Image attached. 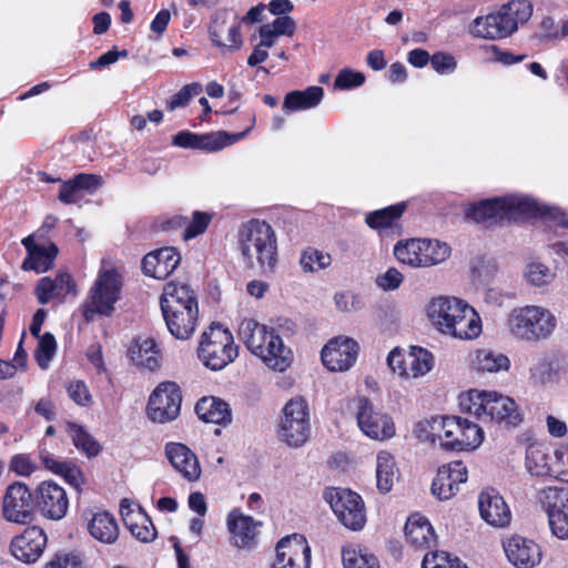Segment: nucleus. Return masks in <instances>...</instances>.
Masks as SVG:
<instances>
[{"mask_svg":"<svg viewBox=\"0 0 568 568\" xmlns=\"http://www.w3.org/2000/svg\"><path fill=\"white\" fill-rule=\"evenodd\" d=\"M432 324L443 334L458 339H473L481 332V323L476 311L457 297L439 296L428 305Z\"/></svg>","mask_w":568,"mask_h":568,"instance_id":"obj_1","label":"nucleus"},{"mask_svg":"<svg viewBox=\"0 0 568 568\" xmlns=\"http://www.w3.org/2000/svg\"><path fill=\"white\" fill-rule=\"evenodd\" d=\"M515 214L548 215L559 225L568 227V217L565 212L557 207L550 209L545 205L540 206L528 196L508 195L484 200L471 205L466 213L467 217L476 222L503 220L505 217H511Z\"/></svg>","mask_w":568,"mask_h":568,"instance_id":"obj_2","label":"nucleus"},{"mask_svg":"<svg viewBox=\"0 0 568 568\" xmlns=\"http://www.w3.org/2000/svg\"><path fill=\"white\" fill-rule=\"evenodd\" d=\"M239 245L248 268L258 266L265 275L274 273L277 263V237L268 223L250 221L240 231Z\"/></svg>","mask_w":568,"mask_h":568,"instance_id":"obj_3","label":"nucleus"},{"mask_svg":"<svg viewBox=\"0 0 568 568\" xmlns=\"http://www.w3.org/2000/svg\"><path fill=\"white\" fill-rule=\"evenodd\" d=\"M240 339L247 349L260 357L270 368L284 372L291 363V351L272 328L260 324L253 318H244L239 325Z\"/></svg>","mask_w":568,"mask_h":568,"instance_id":"obj_4","label":"nucleus"},{"mask_svg":"<svg viewBox=\"0 0 568 568\" xmlns=\"http://www.w3.org/2000/svg\"><path fill=\"white\" fill-rule=\"evenodd\" d=\"M532 14V4L528 0H510L497 11L477 17L470 33L476 38L488 40L504 39L517 31L519 24L526 23Z\"/></svg>","mask_w":568,"mask_h":568,"instance_id":"obj_5","label":"nucleus"},{"mask_svg":"<svg viewBox=\"0 0 568 568\" xmlns=\"http://www.w3.org/2000/svg\"><path fill=\"white\" fill-rule=\"evenodd\" d=\"M459 406L483 422L516 425L521 419L515 400L497 392L471 389L460 396Z\"/></svg>","mask_w":568,"mask_h":568,"instance_id":"obj_6","label":"nucleus"},{"mask_svg":"<svg viewBox=\"0 0 568 568\" xmlns=\"http://www.w3.org/2000/svg\"><path fill=\"white\" fill-rule=\"evenodd\" d=\"M554 314L537 305L514 308L507 317L509 333L519 341L535 343L547 339L556 328Z\"/></svg>","mask_w":568,"mask_h":568,"instance_id":"obj_7","label":"nucleus"},{"mask_svg":"<svg viewBox=\"0 0 568 568\" xmlns=\"http://www.w3.org/2000/svg\"><path fill=\"white\" fill-rule=\"evenodd\" d=\"M199 358L207 368L220 371L232 363L237 356L232 333L219 324H212L202 334L197 348Z\"/></svg>","mask_w":568,"mask_h":568,"instance_id":"obj_8","label":"nucleus"},{"mask_svg":"<svg viewBox=\"0 0 568 568\" xmlns=\"http://www.w3.org/2000/svg\"><path fill=\"white\" fill-rule=\"evenodd\" d=\"M442 429L437 434L440 446L447 450H473L484 440L483 429L475 423L462 417H444Z\"/></svg>","mask_w":568,"mask_h":568,"instance_id":"obj_9","label":"nucleus"},{"mask_svg":"<svg viewBox=\"0 0 568 568\" xmlns=\"http://www.w3.org/2000/svg\"><path fill=\"white\" fill-rule=\"evenodd\" d=\"M307 404L303 398H293L283 408L278 435L288 446H303L310 437Z\"/></svg>","mask_w":568,"mask_h":568,"instance_id":"obj_10","label":"nucleus"},{"mask_svg":"<svg viewBox=\"0 0 568 568\" xmlns=\"http://www.w3.org/2000/svg\"><path fill=\"white\" fill-rule=\"evenodd\" d=\"M338 520L351 530H361L366 523L362 497L349 489L332 488L324 494Z\"/></svg>","mask_w":568,"mask_h":568,"instance_id":"obj_11","label":"nucleus"},{"mask_svg":"<svg viewBox=\"0 0 568 568\" xmlns=\"http://www.w3.org/2000/svg\"><path fill=\"white\" fill-rule=\"evenodd\" d=\"M181 403L182 394L176 383H160L149 398L148 416L161 424L172 422L180 414Z\"/></svg>","mask_w":568,"mask_h":568,"instance_id":"obj_12","label":"nucleus"},{"mask_svg":"<svg viewBox=\"0 0 568 568\" xmlns=\"http://www.w3.org/2000/svg\"><path fill=\"white\" fill-rule=\"evenodd\" d=\"M121 283L119 275L113 271H105L98 277L91 290L90 303L84 310L87 321L93 318L94 314L110 315L114 303L119 300Z\"/></svg>","mask_w":568,"mask_h":568,"instance_id":"obj_13","label":"nucleus"},{"mask_svg":"<svg viewBox=\"0 0 568 568\" xmlns=\"http://www.w3.org/2000/svg\"><path fill=\"white\" fill-rule=\"evenodd\" d=\"M2 515L7 521L20 525L32 520L33 499L26 484L17 481L8 486L3 497Z\"/></svg>","mask_w":568,"mask_h":568,"instance_id":"obj_14","label":"nucleus"},{"mask_svg":"<svg viewBox=\"0 0 568 568\" xmlns=\"http://www.w3.org/2000/svg\"><path fill=\"white\" fill-rule=\"evenodd\" d=\"M356 418L362 432L373 439L384 440L395 434L392 418L387 414L377 412L365 397L358 399Z\"/></svg>","mask_w":568,"mask_h":568,"instance_id":"obj_15","label":"nucleus"},{"mask_svg":"<svg viewBox=\"0 0 568 568\" xmlns=\"http://www.w3.org/2000/svg\"><path fill=\"white\" fill-rule=\"evenodd\" d=\"M36 505L40 514L51 520L62 519L69 508L65 490L52 480L42 481L36 489Z\"/></svg>","mask_w":568,"mask_h":568,"instance_id":"obj_16","label":"nucleus"},{"mask_svg":"<svg viewBox=\"0 0 568 568\" xmlns=\"http://www.w3.org/2000/svg\"><path fill=\"white\" fill-rule=\"evenodd\" d=\"M311 548L305 538L298 535L282 538L276 546L272 568H310Z\"/></svg>","mask_w":568,"mask_h":568,"instance_id":"obj_17","label":"nucleus"},{"mask_svg":"<svg viewBox=\"0 0 568 568\" xmlns=\"http://www.w3.org/2000/svg\"><path fill=\"white\" fill-rule=\"evenodd\" d=\"M358 344L348 337H336L322 349L321 357L324 366L332 372L349 369L356 362Z\"/></svg>","mask_w":568,"mask_h":568,"instance_id":"obj_18","label":"nucleus"},{"mask_svg":"<svg viewBox=\"0 0 568 568\" xmlns=\"http://www.w3.org/2000/svg\"><path fill=\"white\" fill-rule=\"evenodd\" d=\"M47 541L48 538L43 529L31 526L11 540L10 551L18 560L32 564L43 554Z\"/></svg>","mask_w":568,"mask_h":568,"instance_id":"obj_19","label":"nucleus"},{"mask_svg":"<svg viewBox=\"0 0 568 568\" xmlns=\"http://www.w3.org/2000/svg\"><path fill=\"white\" fill-rule=\"evenodd\" d=\"M240 28L235 17L230 22V13L225 10L219 11L212 18L209 34L216 47L239 50L243 44Z\"/></svg>","mask_w":568,"mask_h":568,"instance_id":"obj_20","label":"nucleus"},{"mask_svg":"<svg viewBox=\"0 0 568 568\" xmlns=\"http://www.w3.org/2000/svg\"><path fill=\"white\" fill-rule=\"evenodd\" d=\"M467 480V468L463 462H452L438 468L432 484V493L439 500L452 498L459 489V485Z\"/></svg>","mask_w":568,"mask_h":568,"instance_id":"obj_21","label":"nucleus"},{"mask_svg":"<svg viewBox=\"0 0 568 568\" xmlns=\"http://www.w3.org/2000/svg\"><path fill=\"white\" fill-rule=\"evenodd\" d=\"M165 457L171 466L187 481L200 479L202 469L197 456L182 443H168L164 448Z\"/></svg>","mask_w":568,"mask_h":568,"instance_id":"obj_22","label":"nucleus"},{"mask_svg":"<svg viewBox=\"0 0 568 568\" xmlns=\"http://www.w3.org/2000/svg\"><path fill=\"white\" fill-rule=\"evenodd\" d=\"M508 560L517 568H532L541 560L540 547L531 539L519 535L504 541Z\"/></svg>","mask_w":568,"mask_h":568,"instance_id":"obj_23","label":"nucleus"},{"mask_svg":"<svg viewBox=\"0 0 568 568\" xmlns=\"http://www.w3.org/2000/svg\"><path fill=\"white\" fill-rule=\"evenodd\" d=\"M478 507L480 517L490 526L505 527L510 523V509L494 488H487L479 494Z\"/></svg>","mask_w":568,"mask_h":568,"instance_id":"obj_24","label":"nucleus"},{"mask_svg":"<svg viewBox=\"0 0 568 568\" xmlns=\"http://www.w3.org/2000/svg\"><path fill=\"white\" fill-rule=\"evenodd\" d=\"M181 256L174 247H162L148 253L142 260V271L145 275L164 280L180 264Z\"/></svg>","mask_w":568,"mask_h":568,"instance_id":"obj_25","label":"nucleus"},{"mask_svg":"<svg viewBox=\"0 0 568 568\" xmlns=\"http://www.w3.org/2000/svg\"><path fill=\"white\" fill-rule=\"evenodd\" d=\"M162 313L190 308L199 311L196 293L186 284L168 283L160 298Z\"/></svg>","mask_w":568,"mask_h":568,"instance_id":"obj_26","label":"nucleus"},{"mask_svg":"<svg viewBox=\"0 0 568 568\" xmlns=\"http://www.w3.org/2000/svg\"><path fill=\"white\" fill-rule=\"evenodd\" d=\"M22 245L27 250V257L22 263V268L33 270L37 273H44L53 266L58 255V247L51 243L48 246L36 244L32 235L22 240Z\"/></svg>","mask_w":568,"mask_h":568,"instance_id":"obj_27","label":"nucleus"},{"mask_svg":"<svg viewBox=\"0 0 568 568\" xmlns=\"http://www.w3.org/2000/svg\"><path fill=\"white\" fill-rule=\"evenodd\" d=\"M261 525V521H255L239 509L231 510L227 516V528L232 535V542L237 548H250L254 542L256 529Z\"/></svg>","mask_w":568,"mask_h":568,"instance_id":"obj_28","label":"nucleus"},{"mask_svg":"<svg viewBox=\"0 0 568 568\" xmlns=\"http://www.w3.org/2000/svg\"><path fill=\"white\" fill-rule=\"evenodd\" d=\"M69 294L75 295V283L67 272L59 273L55 278L42 277L36 287L38 302L45 305L51 298L64 300Z\"/></svg>","mask_w":568,"mask_h":568,"instance_id":"obj_29","label":"nucleus"},{"mask_svg":"<svg viewBox=\"0 0 568 568\" xmlns=\"http://www.w3.org/2000/svg\"><path fill=\"white\" fill-rule=\"evenodd\" d=\"M88 530L98 541L106 545L114 544L119 538V527L114 516L105 510L91 514L88 519Z\"/></svg>","mask_w":568,"mask_h":568,"instance_id":"obj_30","label":"nucleus"},{"mask_svg":"<svg viewBox=\"0 0 568 568\" xmlns=\"http://www.w3.org/2000/svg\"><path fill=\"white\" fill-rule=\"evenodd\" d=\"M169 332L178 339L190 338L196 327L199 311L190 308L189 311L181 310L175 313H162Z\"/></svg>","mask_w":568,"mask_h":568,"instance_id":"obj_31","label":"nucleus"},{"mask_svg":"<svg viewBox=\"0 0 568 568\" xmlns=\"http://www.w3.org/2000/svg\"><path fill=\"white\" fill-rule=\"evenodd\" d=\"M405 537L416 548H430L436 544L435 531L429 521L418 515L410 516L404 527Z\"/></svg>","mask_w":568,"mask_h":568,"instance_id":"obj_32","label":"nucleus"},{"mask_svg":"<svg viewBox=\"0 0 568 568\" xmlns=\"http://www.w3.org/2000/svg\"><path fill=\"white\" fill-rule=\"evenodd\" d=\"M195 413L205 423L226 425L232 420L229 404L217 397H203L195 405Z\"/></svg>","mask_w":568,"mask_h":568,"instance_id":"obj_33","label":"nucleus"},{"mask_svg":"<svg viewBox=\"0 0 568 568\" xmlns=\"http://www.w3.org/2000/svg\"><path fill=\"white\" fill-rule=\"evenodd\" d=\"M39 457L45 469L63 477L74 488H79L83 484V474L73 462H59L45 449H40Z\"/></svg>","mask_w":568,"mask_h":568,"instance_id":"obj_34","label":"nucleus"},{"mask_svg":"<svg viewBox=\"0 0 568 568\" xmlns=\"http://www.w3.org/2000/svg\"><path fill=\"white\" fill-rule=\"evenodd\" d=\"M39 457L45 469L63 477L74 488H79L83 484V474L73 462H59L45 449H40Z\"/></svg>","mask_w":568,"mask_h":568,"instance_id":"obj_35","label":"nucleus"},{"mask_svg":"<svg viewBox=\"0 0 568 568\" xmlns=\"http://www.w3.org/2000/svg\"><path fill=\"white\" fill-rule=\"evenodd\" d=\"M39 457L45 469L63 477L74 488H79L83 484V474L73 462H59L45 449H40Z\"/></svg>","mask_w":568,"mask_h":568,"instance_id":"obj_36","label":"nucleus"},{"mask_svg":"<svg viewBox=\"0 0 568 568\" xmlns=\"http://www.w3.org/2000/svg\"><path fill=\"white\" fill-rule=\"evenodd\" d=\"M398 476L399 469L394 456L385 450L379 452L376 457V486L379 493H389Z\"/></svg>","mask_w":568,"mask_h":568,"instance_id":"obj_37","label":"nucleus"},{"mask_svg":"<svg viewBox=\"0 0 568 568\" xmlns=\"http://www.w3.org/2000/svg\"><path fill=\"white\" fill-rule=\"evenodd\" d=\"M131 361L140 367L155 371L160 365V352L152 338L136 341L129 349Z\"/></svg>","mask_w":568,"mask_h":568,"instance_id":"obj_38","label":"nucleus"},{"mask_svg":"<svg viewBox=\"0 0 568 568\" xmlns=\"http://www.w3.org/2000/svg\"><path fill=\"white\" fill-rule=\"evenodd\" d=\"M324 97V90L321 87H308L300 91H292L285 95L283 110L298 111L312 109L318 105Z\"/></svg>","mask_w":568,"mask_h":568,"instance_id":"obj_39","label":"nucleus"},{"mask_svg":"<svg viewBox=\"0 0 568 568\" xmlns=\"http://www.w3.org/2000/svg\"><path fill=\"white\" fill-rule=\"evenodd\" d=\"M471 365L477 372L498 373L507 372L510 367V361L500 352L483 348L475 352Z\"/></svg>","mask_w":568,"mask_h":568,"instance_id":"obj_40","label":"nucleus"},{"mask_svg":"<svg viewBox=\"0 0 568 568\" xmlns=\"http://www.w3.org/2000/svg\"><path fill=\"white\" fill-rule=\"evenodd\" d=\"M550 449L542 444H530L526 449L525 465L532 476H547L551 471Z\"/></svg>","mask_w":568,"mask_h":568,"instance_id":"obj_41","label":"nucleus"},{"mask_svg":"<svg viewBox=\"0 0 568 568\" xmlns=\"http://www.w3.org/2000/svg\"><path fill=\"white\" fill-rule=\"evenodd\" d=\"M344 568H379L375 555L359 546H347L342 550Z\"/></svg>","mask_w":568,"mask_h":568,"instance_id":"obj_42","label":"nucleus"},{"mask_svg":"<svg viewBox=\"0 0 568 568\" xmlns=\"http://www.w3.org/2000/svg\"><path fill=\"white\" fill-rule=\"evenodd\" d=\"M405 209V203L389 205L385 209L369 212L365 217V222L373 230L382 231L389 229L403 215Z\"/></svg>","mask_w":568,"mask_h":568,"instance_id":"obj_43","label":"nucleus"},{"mask_svg":"<svg viewBox=\"0 0 568 568\" xmlns=\"http://www.w3.org/2000/svg\"><path fill=\"white\" fill-rule=\"evenodd\" d=\"M252 129L250 126L244 132L230 134L224 131L211 132L199 135V150L207 151V152H216L222 150L225 146H229L236 141L243 139L247 132Z\"/></svg>","mask_w":568,"mask_h":568,"instance_id":"obj_44","label":"nucleus"},{"mask_svg":"<svg viewBox=\"0 0 568 568\" xmlns=\"http://www.w3.org/2000/svg\"><path fill=\"white\" fill-rule=\"evenodd\" d=\"M406 363L408 365V373L406 378H416L424 376L428 373L434 365V358L430 352L418 346H412L407 353Z\"/></svg>","mask_w":568,"mask_h":568,"instance_id":"obj_45","label":"nucleus"},{"mask_svg":"<svg viewBox=\"0 0 568 568\" xmlns=\"http://www.w3.org/2000/svg\"><path fill=\"white\" fill-rule=\"evenodd\" d=\"M394 255L403 264L412 267H425L420 239L398 242L394 247Z\"/></svg>","mask_w":568,"mask_h":568,"instance_id":"obj_46","label":"nucleus"},{"mask_svg":"<svg viewBox=\"0 0 568 568\" xmlns=\"http://www.w3.org/2000/svg\"><path fill=\"white\" fill-rule=\"evenodd\" d=\"M67 433L72 439L73 445L88 456H97L100 453V445L93 437L79 424L68 422Z\"/></svg>","mask_w":568,"mask_h":568,"instance_id":"obj_47","label":"nucleus"},{"mask_svg":"<svg viewBox=\"0 0 568 568\" xmlns=\"http://www.w3.org/2000/svg\"><path fill=\"white\" fill-rule=\"evenodd\" d=\"M424 254V266H432L444 262L450 254L449 246L438 240L420 239Z\"/></svg>","mask_w":568,"mask_h":568,"instance_id":"obj_48","label":"nucleus"},{"mask_svg":"<svg viewBox=\"0 0 568 568\" xmlns=\"http://www.w3.org/2000/svg\"><path fill=\"white\" fill-rule=\"evenodd\" d=\"M332 258L329 254L323 253L316 248L308 247L303 251L300 264L305 272H314L324 270L331 265Z\"/></svg>","mask_w":568,"mask_h":568,"instance_id":"obj_49","label":"nucleus"},{"mask_svg":"<svg viewBox=\"0 0 568 568\" xmlns=\"http://www.w3.org/2000/svg\"><path fill=\"white\" fill-rule=\"evenodd\" d=\"M525 277L530 285L541 287L552 282L555 273L547 265L532 262L526 266Z\"/></svg>","mask_w":568,"mask_h":568,"instance_id":"obj_50","label":"nucleus"},{"mask_svg":"<svg viewBox=\"0 0 568 568\" xmlns=\"http://www.w3.org/2000/svg\"><path fill=\"white\" fill-rule=\"evenodd\" d=\"M55 349L57 342L53 334L49 332L44 333L39 341V345L36 353L38 365L42 369H45L48 367L50 361L54 356Z\"/></svg>","mask_w":568,"mask_h":568,"instance_id":"obj_51","label":"nucleus"},{"mask_svg":"<svg viewBox=\"0 0 568 568\" xmlns=\"http://www.w3.org/2000/svg\"><path fill=\"white\" fill-rule=\"evenodd\" d=\"M365 82L364 73L352 69H342L335 78L334 85L341 90L361 87Z\"/></svg>","mask_w":568,"mask_h":568,"instance_id":"obj_52","label":"nucleus"},{"mask_svg":"<svg viewBox=\"0 0 568 568\" xmlns=\"http://www.w3.org/2000/svg\"><path fill=\"white\" fill-rule=\"evenodd\" d=\"M202 92V85L193 82L184 85L178 93H175L168 102V108L173 111L178 108L185 106L193 97Z\"/></svg>","mask_w":568,"mask_h":568,"instance_id":"obj_53","label":"nucleus"},{"mask_svg":"<svg viewBox=\"0 0 568 568\" xmlns=\"http://www.w3.org/2000/svg\"><path fill=\"white\" fill-rule=\"evenodd\" d=\"M422 568H468L458 558L450 559L445 552L426 555Z\"/></svg>","mask_w":568,"mask_h":568,"instance_id":"obj_54","label":"nucleus"},{"mask_svg":"<svg viewBox=\"0 0 568 568\" xmlns=\"http://www.w3.org/2000/svg\"><path fill=\"white\" fill-rule=\"evenodd\" d=\"M562 491L564 487H546L538 493V500L542 508L546 510L547 515L549 514V510L561 509Z\"/></svg>","mask_w":568,"mask_h":568,"instance_id":"obj_55","label":"nucleus"},{"mask_svg":"<svg viewBox=\"0 0 568 568\" xmlns=\"http://www.w3.org/2000/svg\"><path fill=\"white\" fill-rule=\"evenodd\" d=\"M548 521L551 532L559 539L568 538V515L565 510H549Z\"/></svg>","mask_w":568,"mask_h":568,"instance_id":"obj_56","label":"nucleus"},{"mask_svg":"<svg viewBox=\"0 0 568 568\" xmlns=\"http://www.w3.org/2000/svg\"><path fill=\"white\" fill-rule=\"evenodd\" d=\"M336 308L341 312H356L363 308L364 303L357 294L339 292L334 295Z\"/></svg>","mask_w":568,"mask_h":568,"instance_id":"obj_57","label":"nucleus"},{"mask_svg":"<svg viewBox=\"0 0 568 568\" xmlns=\"http://www.w3.org/2000/svg\"><path fill=\"white\" fill-rule=\"evenodd\" d=\"M144 523L138 524L135 521H131L126 524L131 534L139 540L143 542H150L156 537V529L153 524L148 519H143Z\"/></svg>","mask_w":568,"mask_h":568,"instance_id":"obj_58","label":"nucleus"},{"mask_svg":"<svg viewBox=\"0 0 568 568\" xmlns=\"http://www.w3.org/2000/svg\"><path fill=\"white\" fill-rule=\"evenodd\" d=\"M43 568H83V562L77 554H57Z\"/></svg>","mask_w":568,"mask_h":568,"instance_id":"obj_59","label":"nucleus"},{"mask_svg":"<svg viewBox=\"0 0 568 568\" xmlns=\"http://www.w3.org/2000/svg\"><path fill=\"white\" fill-rule=\"evenodd\" d=\"M210 220L211 216L209 214L200 211L194 212L192 221L184 231V237L189 240L202 234L206 230Z\"/></svg>","mask_w":568,"mask_h":568,"instance_id":"obj_60","label":"nucleus"},{"mask_svg":"<svg viewBox=\"0 0 568 568\" xmlns=\"http://www.w3.org/2000/svg\"><path fill=\"white\" fill-rule=\"evenodd\" d=\"M433 69L440 74L452 73L455 71L457 63L455 58L445 52H436L430 57Z\"/></svg>","mask_w":568,"mask_h":568,"instance_id":"obj_61","label":"nucleus"},{"mask_svg":"<svg viewBox=\"0 0 568 568\" xmlns=\"http://www.w3.org/2000/svg\"><path fill=\"white\" fill-rule=\"evenodd\" d=\"M38 469L37 465L27 454H17L10 460V470L20 476H30Z\"/></svg>","mask_w":568,"mask_h":568,"instance_id":"obj_62","label":"nucleus"},{"mask_svg":"<svg viewBox=\"0 0 568 568\" xmlns=\"http://www.w3.org/2000/svg\"><path fill=\"white\" fill-rule=\"evenodd\" d=\"M407 354L398 348H394L387 356V364L393 373H397L402 377H406L408 365L406 363Z\"/></svg>","mask_w":568,"mask_h":568,"instance_id":"obj_63","label":"nucleus"},{"mask_svg":"<svg viewBox=\"0 0 568 568\" xmlns=\"http://www.w3.org/2000/svg\"><path fill=\"white\" fill-rule=\"evenodd\" d=\"M83 197V194L78 189L77 184L73 180L64 182L61 185L58 199L65 204H75L80 202Z\"/></svg>","mask_w":568,"mask_h":568,"instance_id":"obj_64","label":"nucleus"}]
</instances>
